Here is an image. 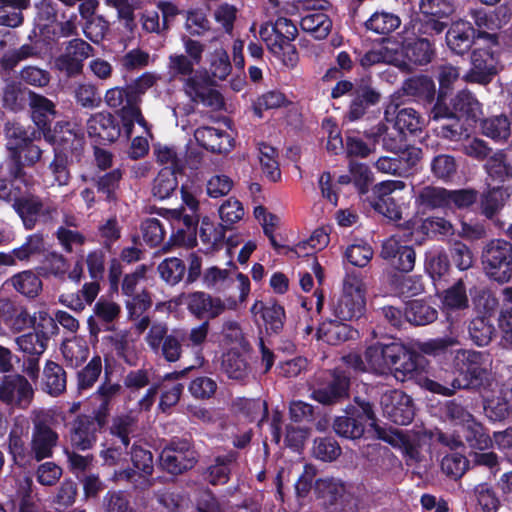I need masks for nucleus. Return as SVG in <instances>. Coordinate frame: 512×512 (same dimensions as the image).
<instances>
[{"label":"nucleus","instance_id":"26","mask_svg":"<svg viewBox=\"0 0 512 512\" xmlns=\"http://www.w3.org/2000/svg\"><path fill=\"white\" fill-rule=\"evenodd\" d=\"M441 116L439 118H450V117H466L476 121L482 114L481 104L479 101L469 92L461 91L452 100V108L445 107V103L440 109Z\"/></svg>","mask_w":512,"mask_h":512},{"label":"nucleus","instance_id":"8","mask_svg":"<svg viewBox=\"0 0 512 512\" xmlns=\"http://www.w3.org/2000/svg\"><path fill=\"white\" fill-rule=\"evenodd\" d=\"M6 149L14 166L10 174L14 178L22 176V167L33 166L42 155V150L33 143L25 129L15 126L7 131Z\"/></svg>","mask_w":512,"mask_h":512},{"label":"nucleus","instance_id":"48","mask_svg":"<svg viewBox=\"0 0 512 512\" xmlns=\"http://www.w3.org/2000/svg\"><path fill=\"white\" fill-rule=\"evenodd\" d=\"M233 282L234 273L232 271L215 266L208 268L203 275L204 285L220 292H227L231 289Z\"/></svg>","mask_w":512,"mask_h":512},{"label":"nucleus","instance_id":"31","mask_svg":"<svg viewBox=\"0 0 512 512\" xmlns=\"http://www.w3.org/2000/svg\"><path fill=\"white\" fill-rule=\"evenodd\" d=\"M346 321L326 320L323 321L317 330V339L330 345H337L354 337L357 331L353 330Z\"/></svg>","mask_w":512,"mask_h":512},{"label":"nucleus","instance_id":"62","mask_svg":"<svg viewBox=\"0 0 512 512\" xmlns=\"http://www.w3.org/2000/svg\"><path fill=\"white\" fill-rule=\"evenodd\" d=\"M405 53L409 60L417 64H426L431 61L433 48L427 38H419L413 43L407 44Z\"/></svg>","mask_w":512,"mask_h":512},{"label":"nucleus","instance_id":"25","mask_svg":"<svg viewBox=\"0 0 512 512\" xmlns=\"http://www.w3.org/2000/svg\"><path fill=\"white\" fill-rule=\"evenodd\" d=\"M89 137L99 142H113L120 135V127L109 112H98L87 120Z\"/></svg>","mask_w":512,"mask_h":512},{"label":"nucleus","instance_id":"29","mask_svg":"<svg viewBox=\"0 0 512 512\" xmlns=\"http://www.w3.org/2000/svg\"><path fill=\"white\" fill-rule=\"evenodd\" d=\"M406 229L410 232V241L420 245L425 237L430 234H450L452 232V225L444 218L431 217L424 220H413Z\"/></svg>","mask_w":512,"mask_h":512},{"label":"nucleus","instance_id":"11","mask_svg":"<svg viewBox=\"0 0 512 512\" xmlns=\"http://www.w3.org/2000/svg\"><path fill=\"white\" fill-rule=\"evenodd\" d=\"M126 99V105L121 109V119L123 122V128L127 137L132 134V129L135 123H137L142 129L143 133L149 134V127L144 119L139 107L134 103L130 91L124 90L119 87H114L107 90L105 94V102L111 108H118L124 104Z\"/></svg>","mask_w":512,"mask_h":512},{"label":"nucleus","instance_id":"30","mask_svg":"<svg viewBox=\"0 0 512 512\" xmlns=\"http://www.w3.org/2000/svg\"><path fill=\"white\" fill-rule=\"evenodd\" d=\"M2 321L13 331L21 332L35 324L36 318L22 306H15L7 299L0 300Z\"/></svg>","mask_w":512,"mask_h":512},{"label":"nucleus","instance_id":"7","mask_svg":"<svg viewBox=\"0 0 512 512\" xmlns=\"http://www.w3.org/2000/svg\"><path fill=\"white\" fill-rule=\"evenodd\" d=\"M195 64L184 54H171L168 58V74L173 79L183 82L185 94L193 101L212 106L211 101L205 98V83L200 71H196Z\"/></svg>","mask_w":512,"mask_h":512},{"label":"nucleus","instance_id":"64","mask_svg":"<svg viewBox=\"0 0 512 512\" xmlns=\"http://www.w3.org/2000/svg\"><path fill=\"white\" fill-rule=\"evenodd\" d=\"M345 258L354 266H366L373 256V250L362 240H356L350 244L345 250Z\"/></svg>","mask_w":512,"mask_h":512},{"label":"nucleus","instance_id":"32","mask_svg":"<svg viewBox=\"0 0 512 512\" xmlns=\"http://www.w3.org/2000/svg\"><path fill=\"white\" fill-rule=\"evenodd\" d=\"M475 30L469 22L457 21L452 24L446 35L448 47L456 54H463L472 45Z\"/></svg>","mask_w":512,"mask_h":512},{"label":"nucleus","instance_id":"20","mask_svg":"<svg viewBox=\"0 0 512 512\" xmlns=\"http://www.w3.org/2000/svg\"><path fill=\"white\" fill-rule=\"evenodd\" d=\"M420 11L423 18L419 31L422 34L434 35L441 33L446 23L443 21L451 13V6L443 0H422Z\"/></svg>","mask_w":512,"mask_h":512},{"label":"nucleus","instance_id":"5","mask_svg":"<svg viewBox=\"0 0 512 512\" xmlns=\"http://www.w3.org/2000/svg\"><path fill=\"white\" fill-rule=\"evenodd\" d=\"M404 354L405 347L402 344H375L366 349L364 359L357 354H349L344 360L347 366L355 371L382 375L392 371L393 365L397 364V359Z\"/></svg>","mask_w":512,"mask_h":512},{"label":"nucleus","instance_id":"13","mask_svg":"<svg viewBox=\"0 0 512 512\" xmlns=\"http://www.w3.org/2000/svg\"><path fill=\"white\" fill-rule=\"evenodd\" d=\"M39 318L42 323L35 327L34 332L23 334L15 339L18 349L29 357H40L47 349L49 335L57 330L52 317L47 313L41 312Z\"/></svg>","mask_w":512,"mask_h":512},{"label":"nucleus","instance_id":"36","mask_svg":"<svg viewBox=\"0 0 512 512\" xmlns=\"http://www.w3.org/2000/svg\"><path fill=\"white\" fill-rule=\"evenodd\" d=\"M13 208L20 216L26 229L30 230L40 217L43 205L41 201L33 195H22L19 200L13 204Z\"/></svg>","mask_w":512,"mask_h":512},{"label":"nucleus","instance_id":"15","mask_svg":"<svg viewBox=\"0 0 512 512\" xmlns=\"http://www.w3.org/2000/svg\"><path fill=\"white\" fill-rule=\"evenodd\" d=\"M93 48L82 39L75 38L66 43L61 55L55 59V67L67 76L81 73L83 62L92 55Z\"/></svg>","mask_w":512,"mask_h":512},{"label":"nucleus","instance_id":"22","mask_svg":"<svg viewBox=\"0 0 512 512\" xmlns=\"http://www.w3.org/2000/svg\"><path fill=\"white\" fill-rule=\"evenodd\" d=\"M58 440L57 432L48 424L40 420L34 421L30 440L32 460L41 461L52 457Z\"/></svg>","mask_w":512,"mask_h":512},{"label":"nucleus","instance_id":"42","mask_svg":"<svg viewBox=\"0 0 512 512\" xmlns=\"http://www.w3.org/2000/svg\"><path fill=\"white\" fill-rule=\"evenodd\" d=\"M29 0H1L0 25L18 27L23 22L22 11L29 6Z\"/></svg>","mask_w":512,"mask_h":512},{"label":"nucleus","instance_id":"2","mask_svg":"<svg viewBox=\"0 0 512 512\" xmlns=\"http://www.w3.org/2000/svg\"><path fill=\"white\" fill-rule=\"evenodd\" d=\"M296 36L297 27L285 17H278L274 24H271L270 19L266 20L259 28V37L268 50L285 66L291 68L298 61L296 49L291 43Z\"/></svg>","mask_w":512,"mask_h":512},{"label":"nucleus","instance_id":"46","mask_svg":"<svg viewBox=\"0 0 512 512\" xmlns=\"http://www.w3.org/2000/svg\"><path fill=\"white\" fill-rule=\"evenodd\" d=\"M9 452L16 464L25 466L32 461L31 448L26 446V439L21 428L15 427L9 435Z\"/></svg>","mask_w":512,"mask_h":512},{"label":"nucleus","instance_id":"61","mask_svg":"<svg viewBox=\"0 0 512 512\" xmlns=\"http://www.w3.org/2000/svg\"><path fill=\"white\" fill-rule=\"evenodd\" d=\"M154 155L162 169H171L177 173L182 168V159L176 149L172 146L157 144L154 146Z\"/></svg>","mask_w":512,"mask_h":512},{"label":"nucleus","instance_id":"28","mask_svg":"<svg viewBox=\"0 0 512 512\" xmlns=\"http://www.w3.org/2000/svg\"><path fill=\"white\" fill-rule=\"evenodd\" d=\"M472 67L465 78L467 81L486 84L496 72V62L493 54L488 49H476L471 57Z\"/></svg>","mask_w":512,"mask_h":512},{"label":"nucleus","instance_id":"27","mask_svg":"<svg viewBox=\"0 0 512 512\" xmlns=\"http://www.w3.org/2000/svg\"><path fill=\"white\" fill-rule=\"evenodd\" d=\"M194 137L199 145L212 152H228L234 146L231 134L214 127H200L195 130Z\"/></svg>","mask_w":512,"mask_h":512},{"label":"nucleus","instance_id":"6","mask_svg":"<svg viewBox=\"0 0 512 512\" xmlns=\"http://www.w3.org/2000/svg\"><path fill=\"white\" fill-rule=\"evenodd\" d=\"M204 69L200 71L205 83V98L213 103L212 106L218 107L222 100L220 94L210 89L211 85L228 78L232 71V64L226 49L222 45L210 43L205 52Z\"/></svg>","mask_w":512,"mask_h":512},{"label":"nucleus","instance_id":"21","mask_svg":"<svg viewBox=\"0 0 512 512\" xmlns=\"http://www.w3.org/2000/svg\"><path fill=\"white\" fill-rule=\"evenodd\" d=\"M404 188L405 183L400 180H387L376 184L373 188L375 200L372 205L374 209L388 219H400L401 209L391 194Z\"/></svg>","mask_w":512,"mask_h":512},{"label":"nucleus","instance_id":"19","mask_svg":"<svg viewBox=\"0 0 512 512\" xmlns=\"http://www.w3.org/2000/svg\"><path fill=\"white\" fill-rule=\"evenodd\" d=\"M400 97V93H395L391 96L390 103L385 109L386 121L394 122L395 128L401 133L405 131L410 133L420 131L426 125V120L413 108H402L398 110Z\"/></svg>","mask_w":512,"mask_h":512},{"label":"nucleus","instance_id":"50","mask_svg":"<svg viewBox=\"0 0 512 512\" xmlns=\"http://www.w3.org/2000/svg\"><path fill=\"white\" fill-rule=\"evenodd\" d=\"M329 234L323 228L316 229L309 239L299 242L291 252L297 257L308 256L322 250L329 243Z\"/></svg>","mask_w":512,"mask_h":512},{"label":"nucleus","instance_id":"1","mask_svg":"<svg viewBox=\"0 0 512 512\" xmlns=\"http://www.w3.org/2000/svg\"><path fill=\"white\" fill-rule=\"evenodd\" d=\"M455 365L463 377L454 379L451 387L444 386L427 378L424 357L405 348V354L397 359L392 371L399 381L414 380L421 387L444 396H450L458 389L478 388L487 378L489 359L485 353L459 349L456 351Z\"/></svg>","mask_w":512,"mask_h":512},{"label":"nucleus","instance_id":"17","mask_svg":"<svg viewBox=\"0 0 512 512\" xmlns=\"http://www.w3.org/2000/svg\"><path fill=\"white\" fill-rule=\"evenodd\" d=\"M45 139L54 146V152L61 154H77L83 145V137L75 125L69 122H58L54 129L44 132Z\"/></svg>","mask_w":512,"mask_h":512},{"label":"nucleus","instance_id":"14","mask_svg":"<svg viewBox=\"0 0 512 512\" xmlns=\"http://www.w3.org/2000/svg\"><path fill=\"white\" fill-rule=\"evenodd\" d=\"M380 404L383 414L395 424L408 425L414 417L412 399L400 390L383 393Z\"/></svg>","mask_w":512,"mask_h":512},{"label":"nucleus","instance_id":"45","mask_svg":"<svg viewBox=\"0 0 512 512\" xmlns=\"http://www.w3.org/2000/svg\"><path fill=\"white\" fill-rule=\"evenodd\" d=\"M488 176L495 182L512 179V165L503 151L494 153L485 165Z\"/></svg>","mask_w":512,"mask_h":512},{"label":"nucleus","instance_id":"4","mask_svg":"<svg viewBox=\"0 0 512 512\" xmlns=\"http://www.w3.org/2000/svg\"><path fill=\"white\" fill-rule=\"evenodd\" d=\"M445 414L448 418L461 426V433L456 438L448 440L446 436L440 439L451 448H457L462 445L464 438L472 449L484 451L489 449L493 443L490 437L485 433L482 425L475 421L473 416L456 402H448L445 406Z\"/></svg>","mask_w":512,"mask_h":512},{"label":"nucleus","instance_id":"24","mask_svg":"<svg viewBox=\"0 0 512 512\" xmlns=\"http://www.w3.org/2000/svg\"><path fill=\"white\" fill-rule=\"evenodd\" d=\"M186 303L189 311L198 318H216L227 309L225 300L200 291L189 294Z\"/></svg>","mask_w":512,"mask_h":512},{"label":"nucleus","instance_id":"9","mask_svg":"<svg viewBox=\"0 0 512 512\" xmlns=\"http://www.w3.org/2000/svg\"><path fill=\"white\" fill-rule=\"evenodd\" d=\"M482 264L486 275L499 282L512 279V244L495 239L490 241L482 252Z\"/></svg>","mask_w":512,"mask_h":512},{"label":"nucleus","instance_id":"37","mask_svg":"<svg viewBox=\"0 0 512 512\" xmlns=\"http://www.w3.org/2000/svg\"><path fill=\"white\" fill-rule=\"evenodd\" d=\"M31 116L34 123L43 130L47 131V126L55 118L56 111L52 101L41 95L33 94L30 100Z\"/></svg>","mask_w":512,"mask_h":512},{"label":"nucleus","instance_id":"59","mask_svg":"<svg viewBox=\"0 0 512 512\" xmlns=\"http://www.w3.org/2000/svg\"><path fill=\"white\" fill-rule=\"evenodd\" d=\"M344 490V484L333 477L319 478L315 482L316 493L329 503H333L338 497L342 496Z\"/></svg>","mask_w":512,"mask_h":512},{"label":"nucleus","instance_id":"40","mask_svg":"<svg viewBox=\"0 0 512 512\" xmlns=\"http://www.w3.org/2000/svg\"><path fill=\"white\" fill-rule=\"evenodd\" d=\"M7 283L25 297L34 298L42 290L41 279L32 271H22L12 276Z\"/></svg>","mask_w":512,"mask_h":512},{"label":"nucleus","instance_id":"35","mask_svg":"<svg viewBox=\"0 0 512 512\" xmlns=\"http://www.w3.org/2000/svg\"><path fill=\"white\" fill-rule=\"evenodd\" d=\"M300 26L315 39L322 40L330 33L332 21L324 12L312 11L301 18Z\"/></svg>","mask_w":512,"mask_h":512},{"label":"nucleus","instance_id":"38","mask_svg":"<svg viewBox=\"0 0 512 512\" xmlns=\"http://www.w3.org/2000/svg\"><path fill=\"white\" fill-rule=\"evenodd\" d=\"M221 370L229 378L241 380L248 375L249 365L241 351L230 349L222 356Z\"/></svg>","mask_w":512,"mask_h":512},{"label":"nucleus","instance_id":"43","mask_svg":"<svg viewBox=\"0 0 512 512\" xmlns=\"http://www.w3.org/2000/svg\"><path fill=\"white\" fill-rule=\"evenodd\" d=\"M65 387L66 376L63 368L53 361H47L43 371V389L50 395H59Z\"/></svg>","mask_w":512,"mask_h":512},{"label":"nucleus","instance_id":"41","mask_svg":"<svg viewBox=\"0 0 512 512\" xmlns=\"http://www.w3.org/2000/svg\"><path fill=\"white\" fill-rule=\"evenodd\" d=\"M61 352L68 366L78 367L87 359L89 348L84 339L73 337L62 343Z\"/></svg>","mask_w":512,"mask_h":512},{"label":"nucleus","instance_id":"47","mask_svg":"<svg viewBox=\"0 0 512 512\" xmlns=\"http://www.w3.org/2000/svg\"><path fill=\"white\" fill-rule=\"evenodd\" d=\"M258 159L261 169L265 176L273 182H276L281 177L279 164L277 161V152L274 147L261 143L258 146Z\"/></svg>","mask_w":512,"mask_h":512},{"label":"nucleus","instance_id":"63","mask_svg":"<svg viewBox=\"0 0 512 512\" xmlns=\"http://www.w3.org/2000/svg\"><path fill=\"white\" fill-rule=\"evenodd\" d=\"M185 270L186 267L182 260L176 257L167 258L158 266L161 278L171 285H175L182 280Z\"/></svg>","mask_w":512,"mask_h":512},{"label":"nucleus","instance_id":"44","mask_svg":"<svg viewBox=\"0 0 512 512\" xmlns=\"http://www.w3.org/2000/svg\"><path fill=\"white\" fill-rule=\"evenodd\" d=\"M404 94L432 101L435 95V84L427 76H417L407 79L402 86Z\"/></svg>","mask_w":512,"mask_h":512},{"label":"nucleus","instance_id":"18","mask_svg":"<svg viewBox=\"0 0 512 512\" xmlns=\"http://www.w3.org/2000/svg\"><path fill=\"white\" fill-rule=\"evenodd\" d=\"M195 463V452L187 442H173L160 455L161 466L171 474H181Z\"/></svg>","mask_w":512,"mask_h":512},{"label":"nucleus","instance_id":"60","mask_svg":"<svg viewBox=\"0 0 512 512\" xmlns=\"http://www.w3.org/2000/svg\"><path fill=\"white\" fill-rule=\"evenodd\" d=\"M481 128L485 136L494 140H505L510 134V123L505 116H494L485 119Z\"/></svg>","mask_w":512,"mask_h":512},{"label":"nucleus","instance_id":"3","mask_svg":"<svg viewBox=\"0 0 512 512\" xmlns=\"http://www.w3.org/2000/svg\"><path fill=\"white\" fill-rule=\"evenodd\" d=\"M366 292L364 278L356 272L347 273L343 279L341 294L331 306L334 317L340 321L359 319L365 312Z\"/></svg>","mask_w":512,"mask_h":512},{"label":"nucleus","instance_id":"56","mask_svg":"<svg viewBox=\"0 0 512 512\" xmlns=\"http://www.w3.org/2000/svg\"><path fill=\"white\" fill-rule=\"evenodd\" d=\"M495 329L486 316L473 319L469 326V334L478 346H486L492 340Z\"/></svg>","mask_w":512,"mask_h":512},{"label":"nucleus","instance_id":"53","mask_svg":"<svg viewBox=\"0 0 512 512\" xmlns=\"http://www.w3.org/2000/svg\"><path fill=\"white\" fill-rule=\"evenodd\" d=\"M443 309L449 311L461 310L468 307L466 288L462 281H458L447 289L442 296Z\"/></svg>","mask_w":512,"mask_h":512},{"label":"nucleus","instance_id":"39","mask_svg":"<svg viewBox=\"0 0 512 512\" xmlns=\"http://www.w3.org/2000/svg\"><path fill=\"white\" fill-rule=\"evenodd\" d=\"M405 318L413 325H427L437 319L438 313L435 308L421 300H413L406 304Z\"/></svg>","mask_w":512,"mask_h":512},{"label":"nucleus","instance_id":"16","mask_svg":"<svg viewBox=\"0 0 512 512\" xmlns=\"http://www.w3.org/2000/svg\"><path fill=\"white\" fill-rule=\"evenodd\" d=\"M33 394L31 384L21 375L6 376L0 384V400L11 407L27 408Z\"/></svg>","mask_w":512,"mask_h":512},{"label":"nucleus","instance_id":"49","mask_svg":"<svg viewBox=\"0 0 512 512\" xmlns=\"http://www.w3.org/2000/svg\"><path fill=\"white\" fill-rule=\"evenodd\" d=\"M459 78V71L457 68L451 65H444L440 68L439 72V84L440 90L437 99V103L435 104L432 110V118L437 120L439 116H441L440 109L445 101V96L448 93L453 82L457 81Z\"/></svg>","mask_w":512,"mask_h":512},{"label":"nucleus","instance_id":"57","mask_svg":"<svg viewBox=\"0 0 512 512\" xmlns=\"http://www.w3.org/2000/svg\"><path fill=\"white\" fill-rule=\"evenodd\" d=\"M499 328L502 332V340L512 345V287L503 290V308L499 317Z\"/></svg>","mask_w":512,"mask_h":512},{"label":"nucleus","instance_id":"34","mask_svg":"<svg viewBox=\"0 0 512 512\" xmlns=\"http://www.w3.org/2000/svg\"><path fill=\"white\" fill-rule=\"evenodd\" d=\"M348 386V377L344 373L337 371L329 386L315 390L312 393V397L322 404H332L347 395Z\"/></svg>","mask_w":512,"mask_h":512},{"label":"nucleus","instance_id":"10","mask_svg":"<svg viewBox=\"0 0 512 512\" xmlns=\"http://www.w3.org/2000/svg\"><path fill=\"white\" fill-rule=\"evenodd\" d=\"M131 461L135 470L115 471L113 480L130 482L138 489H146L152 486L153 458L151 452L134 445L131 450Z\"/></svg>","mask_w":512,"mask_h":512},{"label":"nucleus","instance_id":"58","mask_svg":"<svg viewBox=\"0 0 512 512\" xmlns=\"http://www.w3.org/2000/svg\"><path fill=\"white\" fill-rule=\"evenodd\" d=\"M400 25L398 16L388 12H375L366 22L369 30L378 34H387Z\"/></svg>","mask_w":512,"mask_h":512},{"label":"nucleus","instance_id":"52","mask_svg":"<svg viewBox=\"0 0 512 512\" xmlns=\"http://www.w3.org/2000/svg\"><path fill=\"white\" fill-rule=\"evenodd\" d=\"M235 458L234 453L217 457L214 464L207 469V480L213 485L225 484L229 479L230 464L235 461Z\"/></svg>","mask_w":512,"mask_h":512},{"label":"nucleus","instance_id":"12","mask_svg":"<svg viewBox=\"0 0 512 512\" xmlns=\"http://www.w3.org/2000/svg\"><path fill=\"white\" fill-rule=\"evenodd\" d=\"M410 239V232L405 228L387 239L382 246L381 256L392 260V264L403 272H410L415 265V252L408 245L414 241Z\"/></svg>","mask_w":512,"mask_h":512},{"label":"nucleus","instance_id":"33","mask_svg":"<svg viewBox=\"0 0 512 512\" xmlns=\"http://www.w3.org/2000/svg\"><path fill=\"white\" fill-rule=\"evenodd\" d=\"M251 313L255 317L260 315L267 331L278 333L283 327L285 312L283 307L275 302L256 301L251 307Z\"/></svg>","mask_w":512,"mask_h":512},{"label":"nucleus","instance_id":"55","mask_svg":"<svg viewBox=\"0 0 512 512\" xmlns=\"http://www.w3.org/2000/svg\"><path fill=\"white\" fill-rule=\"evenodd\" d=\"M221 335L223 345L231 346V349L239 351H245L247 349V342L237 321H224Z\"/></svg>","mask_w":512,"mask_h":512},{"label":"nucleus","instance_id":"54","mask_svg":"<svg viewBox=\"0 0 512 512\" xmlns=\"http://www.w3.org/2000/svg\"><path fill=\"white\" fill-rule=\"evenodd\" d=\"M448 190L440 187L426 186L419 191L416 204L425 208L448 206Z\"/></svg>","mask_w":512,"mask_h":512},{"label":"nucleus","instance_id":"51","mask_svg":"<svg viewBox=\"0 0 512 512\" xmlns=\"http://www.w3.org/2000/svg\"><path fill=\"white\" fill-rule=\"evenodd\" d=\"M178 181L176 173L171 169H161L154 179L152 194L154 197L164 200L169 198L176 190Z\"/></svg>","mask_w":512,"mask_h":512},{"label":"nucleus","instance_id":"23","mask_svg":"<svg viewBox=\"0 0 512 512\" xmlns=\"http://www.w3.org/2000/svg\"><path fill=\"white\" fill-rule=\"evenodd\" d=\"M100 428L101 422L98 419L89 416L78 417L70 433L71 444L80 450L92 448Z\"/></svg>","mask_w":512,"mask_h":512}]
</instances>
